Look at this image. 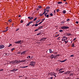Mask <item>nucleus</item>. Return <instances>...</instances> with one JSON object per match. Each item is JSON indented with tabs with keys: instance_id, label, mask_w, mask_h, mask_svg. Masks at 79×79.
Returning <instances> with one entry per match:
<instances>
[{
	"instance_id": "1",
	"label": "nucleus",
	"mask_w": 79,
	"mask_h": 79,
	"mask_svg": "<svg viewBox=\"0 0 79 79\" xmlns=\"http://www.w3.org/2000/svg\"><path fill=\"white\" fill-rule=\"evenodd\" d=\"M69 27L64 26L62 27H61L62 29H69Z\"/></svg>"
},
{
	"instance_id": "2",
	"label": "nucleus",
	"mask_w": 79,
	"mask_h": 79,
	"mask_svg": "<svg viewBox=\"0 0 79 79\" xmlns=\"http://www.w3.org/2000/svg\"><path fill=\"white\" fill-rule=\"evenodd\" d=\"M56 73H51V76H55V77H54V78H55L56 76Z\"/></svg>"
},
{
	"instance_id": "3",
	"label": "nucleus",
	"mask_w": 79,
	"mask_h": 79,
	"mask_svg": "<svg viewBox=\"0 0 79 79\" xmlns=\"http://www.w3.org/2000/svg\"><path fill=\"white\" fill-rule=\"evenodd\" d=\"M68 40V38L66 37H63L62 38V39L61 40L62 41H65V40Z\"/></svg>"
},
{
	"instance_id": "4",
	"label": "nucleus",
	"mask_w": 79,
	"mask_h": 79,
	"mask_svg": "<svg viewBox=\"0 0 79 79\" xmlns=\"http://www.w3.org/2000/svg\"><path fill=\"white\" fill-rule=\"evenodd\" d=\"M35 64V62H31V64H30V65H31V66H34V65Z\"/></svg>"
},
{
	"instance_id": "5",
	"label": "nucleus",
	"mask_w": 79,
	"mask_h": 79,
	"mask_svg": "<svg viewBox=\"0 0 79 79\" xmlns=\"http://www.w3.org/2000/svg\"><path fill=\"white\" fill-rule=\"evenodd\" d=\"M5 47V45L2 44L0 45V49L3 48Z\"/></svg>"
},
{
	"instance_id": "6",
	"label": "nucleus",
	"mask_w": 79,
	"mask_h": 79,
	"mask_svg": "<svg viewBox=\"0 0 79 79\" xmlns=\"http://www.w3.org/2000/svg\"><path fill=\"white\" fill-rule=\"evenodd\" d=\"M26 60H19V63H25L26 61Z\"/></svg>"
},
{
	"instance_id": "7",
	"label": "nucleus",
	"mask_w": 79,
	"mask_h": 79,
	"mask_svg": "<svg viewBox=\"0 0 79 79\" xmlns=\"http://www.w3.org/2000/svg\"><path fill=\"white\" fill-rule=\"evenodd\" d=\"M19 63V61L18 60H15V64H18Z\"/></svg>"
},
{
	"instance_id": "8",
	"label": "nucleus",
	"mask_w": 79,
	"mask_h": 79,
	"mask_svg": "<svg viewBox=\"0 0 79 79\" xmlns=\"http://www.w3.org/2000/svg\"><path fill=\"white\" fill-rule=\"evenodd\" d=\"M21 43V40H20L18 41L15 42V44H18Z\"/></svg>"
},
{
	"instance_id": "9",
	"label": "nucleus",
	"mask_w": 79,
	"mask_h": 79,
	"mask_svg": "<svg viewBox=\"0 0 79 79\" xmlns=\"http://www.w3.org/2000/svg\"><path fill=\"white\" fill-rule=\"evenodd\" d=\"M26 53V51H23L22 52L21 55H24Z\"/></svg>"
},
{
	"instance_id": "10",
	"label": "nucleus",
	"mask_w": 79,
	"mask_h": 79,
	"mask_svg": "<svg viewBox=\"0 0 79 79\" xmlns=\"http://www.w3.org/2000/svg\"><path fill=\"white\" fill-rule=\"evenodd\" d=\"M42 28H43V26H40L38 27V29H42Z\"/></svg>"
},
{
	"instance_id": "11",
	"label": "nucleus",
	"mask_w": 79,
	"mask_h": 79,
	"mask_svg": "<svg viewBox=\"0 0 79 79\" xmlns=\"http://www.w3.org/2000/svg\"><path fill=\"white\" fill-rule=\"evenodd\" d=\"M11 63L14 65L15 64V60L11 61Z\"/></svg>"
},
{
	"instance_id": "12",
	"label": "nucleus",
	"mask_w": 79,
	"mask_h": 79,
	"mask_svg": "<svg viewBox=\"0 0 79 79\" xmlns=\"http://www.w3.org/2000/svg\"><path fill=\"white\" fill-rule=\"evenodd\" d=\"M70 73H71V71H68L66 73V74H69Z\"/></svg>"
},
{
	"instance_id": "13",
	"label": "nucleus",
	"mask_w": 79,
	"mask_h": 79,
	"mask_svg": "<svg viewBox=\"0 0 79 79\" xmlns=\"http://www.w3.org/2000/svg\"><path fill=\"white\" fill-rule=\"evenodd\" d=\"M51 57L52 58H55V57H54V56H53V54L51 55Z\"/></svg>"
},
{
	"instance_id": "14",
	"label": "nucleus",
	"mask_w": 79,
	"mask_h": 79,
	"mask_svg": "<svg viewBox=\"0 0 79 79\" xmlns=\"http://www.w3.org/2000/svg\"><path fill=\"white\" fill-rule=\"evenodd\" d=\"M28 67V66H26L25 67H20V68H27Z\"/></svg>"
},
{
	"instance_id": "15",
	"label": "nucleus",
	"mask_w": 79,
	"mask_h": 79,
	"mask_svg": "<svg viewBox=\"0 0 79 79\" xmlns=\"http://www.w3.org/2000/svg\"><path fill=\"white\" fill-rule=\"evenodd\" d=\"M66 61H67V59H65L64 60L62 61L61 63H64V62H65Z\"/></svg>"
},
{
	"instance_id": "16",
	"label": "nucleus",
	"mask_w": 79,
	"mask_h": 79,
	"mask_svg": "<svg viewBox=\"0 0 79 79\" xmlns=\"http://www.w3.org/2000/svg\"><path fill=\"white\" fill-rule=\"evenodd\" d=\"M49 52L50 53H51L53 52H52V50L51 49H49Z\"/></svg>"
},
{
	"instance_id": "17",
	"label": "nucleus",
	"mask_w": 79,
	"mask_h": 79,
	"mask_svg": "<svg viewBox=\"0 0 79 79\" xmlns=\"http://www.w3.org/2000/svg\"><path fill=\"white\" fill-rule=\"evenodd\" d=\"M67 35H68V36H69V35H71V34L69 33H67Z\"/></svg>"
},
{
	"instance_id": "18",
	"label": "nucleus",
	"mask_w": 79,
	"mask_h": 79,
	"mask_svg": "<svg viewBox=\"0 0 79 79\" xmlns=\"http://www.w3.org/2000/svg\"><path fill=\"white\" fill-rule=\"evenodd\" d=\"M46 39H47V38H44L42 39L41 40H45Z\"/></svg>"
},
{
	"instance_id": "19",
	"label": "nucleus",
	"mask_w": 79,
	"mask_h": 79,
	"mask_svg": "<svg viewBox=\"0 0 79 79\" xmlns=\"http://www.w3.org/2000/svg\"><path fill=\"white\" fill-rule=\"evenodd\" d=\"M57 4H61L62 3V2H57Z\"/></svg>"
},
{
	"instance_id": "20",
	"label": "nucleus",
	"mask_w": 79,
	"mask_h": 79,
	"mask_svg": "<svg viewBox=\"0 0 79 79\" xmlns=\"http://www.w3.org/2000/svg\"><path fill=\"white\" fill-rule=\"evenodd\" d=\"M5 55H6V56H9V53H5Z\"/></svg>"
},
{
	"instance_id": "21",
	"label": "nucleus",
	"mask_w": 79,
	"mask_h": 79,
	"mask_svg": "<svg viewBox=\"0 0 79 79\" xmlns=\"http://www.w3.org/2000/svg\"><path fill=\"white\" fill-rule=\"evenodd\" d=\"M62 70H63V69L60 68L59 70H58V71H62Z\"/></svg>"
},
{
	"instance_id": "22",
	"label": "nucleus",
	"mask_w": 79,
	"mask_h": 79,
	"mask_svg": "<svg viewBox=\"0 0 79 79\" xmlns=\"http://www.w3.org/2000/svg\"><path fill=\"white\" fill-rule=\"evenodd\" d=\"M64 42H65V44H67V43H68V40H67L64 41Z\"/></svg>"
},
{
	"instance_id": "23",
	"label": "nucleus",
	"mask_w": 79,
	"mask_h": 79,
	"mask_svg": "<svg viewBox=\"0 0 79 79\" xmlns=\"http://www.w3.org/2000/svg\"><path fill=\"white\" fill-rule=\"evenodd\" d=\"M63 12L64 14H65V13H66V11L65 10H64L63 11Z\"/></svg>"
},
{
	"instance_id": "24",
	"label": "nucleus",
	"mask_w": 79,
	"mask_h": 79,
	"mask_svg": "<svg viewBox=\"0 0 79 79\" xmlns=\"http://www.w3.org/2000/svg\"><path fill=\"white\" fill-rule=\"evenodd\" d=\"M72 47H74V43L72 45Z\"/></svg>"
},
{
	"instance_id": "25",
	"label": "nucleus",
	"mask_w": 79,
	"mask_h": 79,
	"mask_svg": "<svg viewBox=\"0 0 79 79\" xmlns=\"http://www.w3.org/2000/svg\"><path fill=\"white\" fill-rule=\"evenodd\" d=\"M60 56V55H57L56 56V58H58V56Z\"/></svg>"
},
{
	"instance_id": "26",
	"label": "nucleus",
	"mask_w": 79,
	"mask_h": 79,
	"mask_svg": "<svg viewBox=\"0 0 79 79\" xmlns=\"http://www.w3.org/2000/svg\"><path fill=\"white\" fill-rule=\"evenodd\" d=\"M15 50V48H12L11 49V51H12V52H13V50Z\"/></svg>"
},
{
	"instance_id": "27",
	"label": "nucleus",
	"mask_w": 79,
	"mask_h": 79,
	"mask_svg": "<svg viewBox=\"0 0 79 79\" xmlns=\"http://www.w3.org/2000/svg\"><path fill=\"white\" fill-rule=\"evenodd\" d=\"M15 69H13L12 70H10V71H11V72H13L14 71H15Z\"/></svg>"
},
{
	"instance_id": "28",
	"label": "nucleus",
	"mask_w": 79,
	"mask_h": 79,
	"mask_svg": "<svg viewBox=\"0 0 79 79\" xmlns=\"http://www.w3.org/2000/svg\"><path fill=\"white\" fill-rule=\"evenodd\" d=\"M38 24H37V23L36 24L35 26V27H37V26H38Z\"/></svg>"
},
{
	"instance_id": "29",
	"label": "nucleus",
	"mask_w": 79,
	"mask_h": 79,
	"mask_svg": "<svg viewBox=\"0 0 79 79\" xmlns=\"http://www.w3.org/2000/svg\"><path fill=\"white\" fill-rule=\"evenodd\" d=\"M37 19V18H35L34 19H33V21H36Z\"/></svg>"
},
{
	"instance_id": "30",
	"label": "nucleus",
	"mask_w": 79,
	"mask_h": 79,
	"mask_svg": "<svg viewBox=\"0 0 79 79\" xmlns=\"http://www.w3.org/2000/svg\"><path fill=\"white\" fill-rule=\"evenodd\" d=\"M12 46V44H9V45L8 46V47H10V46Z\"/></svg>"
},
{
	"instance_id": "31",
	"label": "nucleus",
	"mask_w": 79,
	"mask_h": 79,
	"mask_svg": "<svg viewBox=\"0 0 79 79\" xmlns=\"http://www.w3.org/2000/svg\"><path fill=\"white\" fill-rule=\"evenodd\" d=\"M50 15L51 16H52L53 15V14H52V13H50Z\"/></svg>"
},
{
	"instance_id": "32",
	"label": "nucleus",
	"mask_w": 79,
	"mask_h": 79,
	"mask_svg": "<svg viewBox=\"0 0 79 79\" xmlns=\"http://www.w3.org/2000/svg\"><path fill=\"white\" fill-rule=\"evenodd\" d=\"M39 31V29H36L35 31V32L36 31Z\"/></svg>"
},
{
	"instance_id": "33",
	"label": "nucleus",
	"mask_w": 79,
	"mask_h": 79,
	"mask_svg": "<svg viewBox=\"0 0 79 79\" xmlns=\"http://www.w3.org/2000/svg\"><path fill=\"white\" fill-rule=\"evenodd\" d=\"M59 32H63V31L62 30H60L59 31Z\"/></svg>"
},
{
	"instance_id": "34",
	"label": "nucleus",
	"mask_w": 79,
	"mask_h": 79,
	"mask_svg": "<svg viewBox=\"0 0 79 79\" xmlns=\"http://www.w3.org/2000/svg\"><path fill=\"white\" fill-rule=\"evenodd\" d=\"M33 17H30V19L31 20H32V19H33Z\"/></svg>"
},
{
	"instance_id": "35",
	"label": "nucleus",
	"mask_w": 79,
	"mask_h": 79,
	"mask_svg": "<svg viewBox=\"0 0 79 79\" xmlns=\"http://www.w3.org/2000/svg\"><path fill=\"white\" fill-rule=\"evenodd\" d=\"M28 23H29V24H31V23H32V21H31L29 22Z\"/></svg>"
},
{
	"instance_id": "36",
	"label": "nucleus",
	"mask_w": 79,
	"mask_h": 79,
	"mask_svg": "<svg viewBox=\"0 0 79 79\" xmlns=\"http://www.w3.org/2000/svg\"><path fill=\"white\" fill-rule=\"evenodd\" d=\"M46 17H47V18H49V15H47Z\"/></svg>"
},
{
	"instance_id": "37",
	"label": "nucleus",
	"mask_w": 79,
	"mask_h": 79,
	"mask_svg": "<svg viewBox=\"0 0 79 79\" xmlns=\"http://www.w3.org/2000/svg\"><path fill=\"white\" fill-rule=\"evenodd\" d=\"M29 25H30V24L29 23H28L27 24L26 26H29Z\"/></svg>"
},
{
	"instance_id": "38",
	"label": "nucleus",
	"mask_w": 79,
	"mask_h": 79,
	"mask_svg": "<svg viewBox=\"0 0 79 79\" xmlns=\"http://www.w3.org/2000/svg\"><path fill=\"white\" fill-rule=\"evenodd\" d=\"M57 12H58L59 11H60V9H58L56 10Z\"/></svg>"
},
{
	"instance_id": "39",
	"label": "nucleus",
	"mask_w": 79,
	"mask_h": 79,
	"mask_svg": "<svg viewBox=\"0 0 79 79\" xmlns=\"http://www.w3.org/2000/svg\"><path fill=\"white\" fill-rule=\"evenodd\" d=\"M64 23H65L64 21H63L61 22L62 24H64Z\"/></svg>"
},
{
	"instance_id": "40",
	"label": "nucleus",
	"mask_w": 79,
	"mask_h": 79,
	"mask_svg": "<svg viewBox=\"0 0 79 79\" xmlns=\"http://www.w3.org/2000/svg\"><path fill=\"white\" fill-rule=\"evenodd\" d=\"M40 21V20H38V21H37L36 22V23H39Z\"/></svg>"
},
{
	"instance_id": "41",
	"label": "nucleus",
	"mask_w": 79,
	"mask_h": 79,
	"mask_svg": "<svg viewBox=\"0 0 79 79\" xmlns=\"http://www.w3.org/2000/svg\"><path fill=\"white\" fill-rule=\"evenodd\" d=\"M73 76V73H71L70 75V76Z\"/></svg>"
},
{
	"instance_id": "42",
	"label": "nucleus",
	"mask_w": 79,
	"mask_h": 79,
	"mask_svg": "<svg viewBox=\"0 0 79 79\" xmlns=\"http://www.w3.org/2000/svg\"><path fill=\"white\" fill-rule=\"evenodd\" d=\"M3 71V69H0V71Z\"/></svg>"
},
{
	"instance_id": "43",
	"label": "nucleus",
	"mask_w": 79,
	"mask_h": 79,
	"mask_svg": "<svg viewBox=\"0 0 79 79\" xmlns=\"http://www.w3.org/2000/svg\"><path fill=\"white\" fill-rule=\"evenodd\" d=\"M70 20V19H67V21H69V20Z\"/></svg>"
},
{
	"instance_id": "44",
	"label": "nucleus",
	"mask_w": 79,
	"mask_h": 79,
	"mask_svg": "<svg viewBox=\"0 0 79 79\" xmlns=\"http://www.w3.org/2000/svg\"><path fill=\"white\" fill-rule=\"evenodd\" d=\"M59 36V34H58V35H56V37H58V36Z\"/></svg>"
},
{
	"instance_id": "45",
	"label": "nucleus",
	"mask_w": 79,
	"mask_h": 79,
	"mask_svg": "<svg viewBox=\"0 0 79 79\" xmlns=\"http://www.w3.org/2000/svg\"><path fill=\"white\" fill-rule=\"evenodd\" d=\"M50 9V7H46V9Z\"/></svg>"
},
{
	"instance_id": "46",
	"label": "nucleus",
	"mask_w": 79,
	"mask_h": 79,
	"mask_svg": "<svg viewBox=\"0 0 79 79\" xmlns=\"http://www.w3.org/2000/svg\"><path fill=\"white\" fill-rule=\"evenodd\" d=\"M61 71H60V72H59V73H58V74H61Z\"/></svg>"
},
{
	"instance_id": "47",
	"label": "nucleus",
	"mask_w": 79,
	"mask_h": 79,
	"mask_svg": "<svg viewBox=\"0 0 79 79\" xmlns=\"http://www.w3.org/2000/svg\"><path fill=\"white\" fill-rule=\"evenodd\" d=\"M42 23V21H41L39 24H38V25H40V24H41Z\"/></svg>"
},
{
	"instance_id": "48",
	"label": "nucleus",
	"mask_w": 79,
	"mask_h": 79,
	"mask_svg": "<svg viewBox=\"0 0 79 79\" xmlns=\"http://www.w3.org/2000/svg\"><path fill=\"white\" fill-rule=\"evenodd\" d=\"M40 35V33H39L37 34V35Z\"/></svg>"
},
{
	"instance_id": "49",
	"label": "nucleus",
	"mask_w": 79,
	"mask_h": 79,
	"mask_svg": "<svg viewBox=\"0 0 79 79\" xmlns=\"http://www.w3.org/2000/svg\"><path fill=\"white\" fill-rule=\"evenodd\" d=\"M21 23H23V20H21L20 21Z\"/></svg>"
},
{
	"instance_id": "50",
	"label": "nucleus",
	"mask_w": 79,
	"mask_h": 79,
	"mask_svg": "<svg viewBox=\"0 0 79 79\" xmlns=\"http://www.w3.org/2000/svg\"><path fill=\"white\" fill-rule=\"evenodd\" d=\"M74 56V55H71L70 56H71V57H73V56Z\"/></svg>"
},
{
	"instance_id": "51",
	"label": "nucleus",
	"mask_w": 79,
	"mask_h": 79,
	"mask_svg": "<svg viewBox=\"0 0 79 79\" xmlns=\"http://www.w3.org/2000/svg\"><path fill=\"white\" fill-rule=\"evenodd\" d=\"M19 29V28H17L16 30V31H18Z\"/></svg>"
},
{
	"instance_id": "52",
	"label": "nucleus",
	"mask_w": 79,
	"mask_h": 79,
	"mask_svg": "<svg viewBox=\"0 0 79 79\" xmlns=\"http://www.w3.org/2000/svg\"><path fill=\"white\" fill-rule=\"evenodd\" d=\"M6 32V30H5L2 31V32Z\"/></svg>"
},
{
	"instance_id": "53",
	"label": "nucleus",
	"mask_w": 79,
	"mask_h": 79,
	"mask_svg": "<svg viewBox=\"0 0 79 79\" xmlns=\"http://www.w3.org/2000/svg\"><path fill=\"white\" fill-rule=\"evenodd\" d=\"M76 38H74V39L73 40V41H74V40H76Z\"/></svg>"
},
{
	"instance_id": "54",
	"label": "nucleus",
	"mask_w": 79,
	"mask_h": 79,
	"mask_svg": "<svg viewBox=\"0 0 79 79\" xmlns=\"http://www.w3.org/2000/svg\"><path fill=\"white\" fill-rule=\"evenodd\" d=\"M28 59H29V58H31V56H28Z\"/></svg>"
},
{
	"instance_id": "55",
	"label": "nucleus",
	"mask_w": 79,
	"mask_h": 79,
	"mask_svg": "<svg viewBox=\"0 0 79 79\" xmlns=\"http://www.w3.org/2000/svg\"><path fill=\"white\" fill-rule=\"evenodd\" d=\"M40 16H43V14H40Z\"/></svg>"
},
{
	"instance_id": "56",
	"label": "nucleus",
	"mask_w": 79,
	"mask_h": 79,
	"mask_svg": "<svg viewBox=\"0 0 79 79\" xmlns=\"http://www.w3.org/2000/svg\"><path fill=\"white\" fill-rule=\"evenodd\" d=\"M45 19H43L42 20V22L44 21V20H45Z\"/></svg>"
},
{
	"instance_id": "57",
	"label": "nucleus",
	"mask_w": 79,
	"mask_h": 79,
	"mask_svg": "<svg viewBox=\"0 0 79 79\" xmlns=\"http://www.w3.org/2000/svg\"><path fill=\"white\" fill-rule=\"evenodd\" d=\"M18 69H15V71H18Z\"/></svg>"
},
{
	"instance_id": "58",
	"label": "nucleus",
	"mask_w": 79,
	"mask_h": 79,
	"mask_svg": "<svg viewBox=\"0 0 79 79\" xmlns=\"http://www.w3.org/2000/svg\"><path fill=\"white\" fill-rule=\"evenodd\" d=\"M8 31V29L6 28V32H7V31Z\"/></svg>"
},
{
	"instance_id": "59",
	"label": "nucleus",
	"mask_w": 79,
	"mask_h": 79,
	"mask_svg": "<svg viewBox=\"0 0 79 79\" xmlns=\"http://www.w3.org/2000/svg\"><path fill=\"white\" fill-rule=\"evenodd\" d=\"M59 69H60V68H57L56 69V71H58V70H59Z\"/></svg>"
},
{
	"instance_id": "60",
	"label": "nucleus",
	"mask_w": 79,
	"mask_h": 79,
	"mask_svg": "<svg viewBox=\"0 0 79 79\" xmlns=\"http://www.w3.org/2000/svg\"><path fill=\"white\" fill-rule=\"evenodd\" d=\"M61 71V73H64V71Z\"/></svg>"
},
{
	"instance_id": "61",
	"label": "nucleus",
	"mask_w": 79,
	"mask_h": 79,
	"mask_svg": "<svg viewBox=\"0 0 79 79\" xmlns=\"http://www.w3.org/2000/svg\"><path fill=\"white\" fill-rule=\"evenodd\" d=\"M38 7H39V8H41V6H38Z\"/></svg>"
},
{
	"instance_id": "62",
	"label": "nucleus",
	"mask_w": 79,
	"mask_h": 79,
	"mask_svg": "<svg viewBox=\"0 0 79 79\" xmlns=\"http://www.w3.org/2000/svg\"><path fill=\"white\" fill-rule=\"evenodd\" d=\"M76 24H78V23H79V22H78L77 21H76Z\"/></svg>"
},
{
	"instance_id": "63",
	"label": "nucleus",
	"mask_w": 79,
	"mask_h": 79,
	"mask_svg": "<svg viewBox=\"0 0 79 79\" xmlns=\"http://www.w3.org/2000/svg\"><path fill=\"white\" fill-rule=\"evenodd\" d=\"M50 79H53V77H52L50 78Z\"/></svg>"
},
{
	"instance_id": "64",
	"label": "nucleus",
	"mask_w": 79,
	"mask_h": 79,
	"mask_svg": "<svg viewBox=\"0 0 79 79\" xmlns=\"http://www.w3.org/2000/svg\"><path fill=\"white\" fill-rule=\"evenodd\" d=\"M47 13H45V14H44V15H45V16H46V15H47Z\"/></svg>"
}]
</instances>
